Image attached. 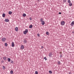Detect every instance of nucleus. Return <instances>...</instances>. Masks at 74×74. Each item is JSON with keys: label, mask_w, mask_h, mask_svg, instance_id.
I'll return each instance as SVG.
<instances>
[{"label": "nucleus", "mask_w": 74, "mask_h": 74, "mask_svg": "<svg viewBox=\"0 0 74 74\" xmlns=\"http://www.w3.org/2000/svg\"><path fill=\"white\" fill-rule=\"evenodd\" d=\"M60 58H62V54H60Z\"/></svg>", "instance_id": "nucleus-30"}, {"label": "nucleus", "mask_w": 74, "mask_h": 74, "mask_svg": "<svg viewBox=\"0 0 74 74\" xmlns=\"http://www.w3.org/2000/svg\"><path fill=\"white\" fill-rule=\"evenodd\" d=\"M10 73L11 74H13V71L12 70L10 72Z\"/></svg>", "instance_id": "nucleus-19"}, {"label": "nucleus", "mask_w": 74, "mask_h": 74, "mask_svg": "<svg viewBox=\"0 0 74 74\" xmlns=\"http://www.w3.org/2000/svg\"><path fill=\"white\" fill-rule=\"evenodd\" d=\"M2 68L3 70H4V69H5V67L4 66H3L2 67Z\"/></svg>", "instance_id": "nucleus-21"}, {"label": "nucleus", "mask_w": 74, "mask_h": 74, "mask_svg": "<svg viewBox=\"0 0 74 74\" xmlns=\"http://www.w3.org/2000/svg\"><path fill=\"white\" fill-rule=\"evenodd\" d=\"M73 33H74V32H72Z\"/></svg>", "instance_id": "nucleus-38"}, {"label": "nucleus", "mask_w": 74, "mask_h": 74, "mask_svg": "<svg viewBox=\"0 0 74 74\" xmlns=\"http://www.w3.org/2000/svg\"><path fill=\"white\" fill-rule=\"evenodd\" d=\"M62 52H60V54H61V53H62Z\"/></svg>", "instance_id": "nucleus-37"}, {"label": "nucleus", "mask_w": 74, "mask_h": 74, "mask_svg": "<svg viewBox=\"0 0 74 74\" xmlns=\"http://www.w3.org/2000/svg\"><path fill=\"white\" fill-rule=\"evenodd\" d=\"M49 56L50 57H53V55L52 54V53H50Z\"/></svg>", "instance_id": "nucleus-1"}, {"label": "nucleus", "mask_w": 74, "mask_h": 74, "mask_svg": "<svg viewBox=\"0 0 74 74\" xmlns=\"http://www.w3.org/2000/svg\"><path fill=\"white\" fill-rule=\"evenodd\" d=\"M44 47L43 46H42L41 47V48L42 49V48H44Z\"/></svg>", "instance_id": "nucleus-33"}, {"label": "nucleus", "mask_w": 74, "mask_h": 74, "mask_svg": "<svg viewBox=\"0 0 74 74\" xmlns=\"http://www.w3.org/2000/svg\"><path fill=\"white\" fill-rule=\"evenodd\" d=\"M42 25H44V24H45V22H44V21H42Z\"/></svg>", "instance_id": "nucleus-12"}, {"label": "nucleus", "mask_w": 74, "mask_h": 74, "mask_svg": "<svg viewBox=\"0 0 74 74\" xmlns=\"http://www.w3.org/2000/svg\"><path fill=\"white\" fill-rule=\"evenodd\" d=\"M69 5L70 6H72V5H73V4H72V3H69Z\"/></svg>", "instance_id": "nucleus-18"}, {"label": "nucleus", "mask_w": 74, "mask_h": 74, "mask_svg": "<svg viewBox=\"0 0 74 74\" xmlns=\"http://www.w3.org/2000/svg\"><path fill=\"white\" fill-rule=\"evenodd\" d=\"M7 45H7V43H5V47H7Z\"/></svg>", "instance_id": "nucleus-23"}, {"label": "nucleus", "mask_w": 74, "mask_h": 74, "mask_svg": "<svg viewBox=\"0 0 74 74\" xmlns=\"http://www.w3.org/2000/svg\"><path fill=\"white\" fill-rule=\"evenodd\" d=\"M5 21L6 22H9V20H8V18L5 19Z\"/></svg>", "instance_id": "nucleus-5"}, {"label": "nucleus", "mask_w": 74, "mask_h": 74, "mask_svg": "<svg viewBox=\"0 0 74 74\" xmlns=\"http://www.w3.org/2000/svg\"><path fill=\"white\" fill-rule=\"evenodd\" d=\"M27 32H28V30L27 29H26L25 31L23 33L24 34H26Z\"/></svg>", "instance_id": "nucleus-2"}, {"label": "nucleus", "mask_w": 74, "mask_h": 74, "mask_svg": "<svg viewBox=\"0 0 74 74\" xmlns=\"http://www.w3.org/2000/svg\"><path fill=\"white\" fill-rule=\"evenodd\" d=\"M8 62H10V61L11 60V59L9 58H8Z\"/></svg>", "instance_id": "nucleus-17"}, {"label": "nucleus", "mask_w": 74, "mask_h": 74, "mask_svg": "<svg viewBox=\"0 0 74 74\" xmlns=\"http://www.w3.org/2000/svg\"><path fill=\"white\" fill-rule=\"evenodd\" d=\"M11 63L13 64V63H14V62L12 60H11Z\"/></svg>", "instance_id": "nucleus-28"}, {"label": "nucleus", "mask_w": 74, "mask_h": 74, "mask_svg": "<svg viewBox=\"0 0 74 74\" xmlns=\"http://www.w3.org/2000/svg\"><path fill=\"white\" fill-rule=\"evenodd\" d=\"M1 63H3L4 62H3V61H1Z\"/></svg>", "instance_id": "nucleus-35"}, {"label": "nucleus", "mask_w": 74, "mask_h": 74, "mask_svg": "<svg viewBox=\"0 0 74 74\" xmlns=\"http://www.w3.org/2000/svg\"><path fill=\"white\" fill-rule=\"evenodd\" d=\"M40 21H41V22H42V21H43V18H41L40 19Z\"/></svg>", "instance_id": "nucleus-22"}, {"label": "nucleus", "mask_w": 74, "mask_h": 74, "mask_svg": "<svg viewBox=\"0 0 74 74\" xmlns=\"http://www.w3.org/2000/svg\"><path fill=\"white\" fill-rule=\"evenodd\" d=\"M3 59L4 60H7V57H3Z\"/></svg>", "instance_id": "nucleus-9"}, {"label": "nucleus", "mask_w": 74, "mask_h": 74, "mask_svg": "<svg viewBox=\"0 0 74 74\" xmlns=\"http://www.w3.org/2000/svg\"><path fill=\"white\" fill-rule=\"evenodd\" d=\"M58 65H60V64H61V63L60 61H58Z\"/></svg>", "instance_id": "nucleus-10"}, {"label": "nucleus", "mask_w": 74, "mask_h": 74, "mask_svg": "<svg viewBox=\"0 0 74 74\" xmlns=\"http://www.w3.org/2000/svg\"><path fill=\"white\" fill-rule=\"evenodd\" d=\"M14 42H12V47H14Z\"/></svg>", "instance_id": "nucleus-11"}, {"label": "nucleus", "mask_w": 74, "mask_h": 74, "mask_svg": "<svg viewBox=\"0 0 74 74\" xmlns=\"http://www.w3.org/2000/svg\"><path fill=\"white\" fill-rule=\"evenodd\" d=\"M21 49H24V46H23V45H22L21 46Z\"/></svg>", "instance_id": "nucleus-8"}, {"label": "nucleus", "mask_w": 74, "mask_h": 74, "mask_svg": "<svg viewBox=\"0 0 74 74\" xmlns=\"http://www.w3.org/2000/svg\"><path fill=\"white\" fill-rule=\"evenodd\" d=\"M29 19L31 20V21H32V18H29Z\"/></svg>", "instance_id": "nucleus-36"}, {"label": "nucleus", "mask_w": 74, "mask_h": 74, "mask_svg": "<svg viewBox=\"0 0 74 74\" xmlns=\"http://www.w3.org/2000/svg\"><path fill=\"white\" fill-rule=\"evenodd\" d=\"M23 42L24 43V44H26V43H27V41L26 40H24L23 41Z\"/></svg>", "instance_id": "nucleus-16"}, {"label": "nucleus", "mask_w": 74, "mask_h": 74, "mask_svg": "<svg viewBox=\"0 0 74 74\" xmlns=\"http://www.w3.org/2000/svg\"><path fill=\"white\" fill-rule=\"evenodd\" d=\"M12 14V12L11 11L9 12V15H11Z\"/></svg>", "instance_id": "nucleus-13"}, {"label": "nucleus", "mask_w": 74, "mask_h": 74, "mask_svg": "<svg viewBox=\"0 0 74 74\" xmlns=\"http://www.w3.org/2000/svg\"><path fill=\"white\" fill-rule=\"evenodd\" d=\"M2 41L3 42H5L6 41V38H2Z\"/></svg>", "instance_id": "nucleus-3"}, {"label": "nucleus", "mask_w": 74, "mask_h": 74, "mask_svg": "<svg viewBox=\"0 0 74 74\" xmlns=\"http://www.w3.org/2000/svg\"><path fill=\"white\" fill-rule=\"evenodd\" d=\"M59 14H62V13L60 12H59Z\"/></svg>", "instance_id": "nucleus-34"}, {"label": "nucleus", "mask_w": 74, "mask_h": 74, "mask_svg": "<svg viewBox=\"0 0 74 74\" xmlns=\"http://www.w3.org/2000/svg\"><path fill=\"white\" fill-rule=\"evenodd\" d=\"M74 21H73L71 23V25L72 26H74Z\"/></svg>", "instance_id": "nucleus-6"}, {"label": "nucleus", "mask_w": 74, "mask_h": 74, "mask_svg": "<svg viewBox=\"0 0 74 74\" xmlns=\"http://www.w3.org/2000/svg\"><path fill=\"white\" fill-rule=\"evenodd\" d=\"M35 74H38V72L37 71H36L35 72Z\"/></svg>", "instance_id": "nucleus-29"}, {"label": "nucleus", "mask_w": 74, "mask_h": 74, "mask_svg": "<svg viewBox=\"0 0 74 74\" xmlns=\"http://www.w3.org/2000/svg\"><path fill=\"white\" fill-rule=\"evenodd\" d=\"M46 34H47V35H48L49 34V32H46Z\"/></svg>", "instance_id": "nucleus-27"}, {"label": "nucleus", "mask_w": 74, "mask_h": 74, "mask_svg": "<svg viewBox=\"0 0 74 74\" xmlns=\"http://www.w3.org/2000/svg\"><path fill=\"white\" fill-rule=\"evenodd\" d=\"M44 59L45 60H47V58L46 57H45L44 58Z\"/></svg>", "instance_id": "nucleus-26"}, {"label": "nucleus", "mask_w": 74, "mask_h": 74, "mask_svg": "<svg viewBox=\"0 0 74 74\" xmlns=\"http://www.w3.org/2000/svg\"><path fill=\"white\" fill-rule=\"evenodd\" d=\"M23 16L25 17L26 16V14H23Z\"/></svg>", "instance_id": "nucleus-20"}, {"label": "nucleus", "mask_w": 74, "mask_h": 74, "mask_svg": "<svg viewBox=\"0 0 74 74\" xmlns=\"http://www.w3.org/2000/svg\"><path fill=\"white\" fill-rule=\"evenodd\" d=\"M5 14L4 13L3 14H2V16L3 18H4V17H5Z\"/></svg>", "instance_id": "nucleus-15"}, {"label": "nucleus", "mask_w": 74, "mask_h": 74, "mask_svg": "<svg viewBox=\"0 0 74 74\" xmlns=\"http://www.w3.org/2000/svg\"><path fill=\"white\" fill-rule=\"evenodd\" d=\"M15 30L16 32H18V28L17 27H16L15 28Z\"/></svg>", "instance_id": "nucleus-7"}, {"label": "nucleus", "mask_w": 74, "mask_h": 74, "mask_svg": "<svg viewBox=\"0 0 74 74\" xmlns=\"http://www.w3.org/2000/svg\"><path fill=\"white\" fill-rule=\"evenodd\" d=\"M68 2L69 3H70L71 1H70V0H68Z\"/></svg>", "instance_id": "nucleus-24"}, {"label": "nucleus", "mask_w": 74, "mask_h": 74, "mask_svg": "<svg viewBox=\"0 0 74 74\" xmlns=\"http://www.w3.org/2000/svg\"><path fill=\"white\" fill-rule=\"evenodd\" d=\"M63 1H64V2H66V0H64Z\"/></svg>", "instance_id": "nucleus-32"}, {"label": "nucleus", "mask_w": 74, "mask_h": 74, "mask_svg": "<svg viewBox=\"0 0 74 74\" xmlns=\"http://www.w3.org/2000/svg\"><path fill=\"white\" fill-rule=\"evenodd\" d=\"M33 27V25H31L29 26V28L31 29Z\"/></svg>", "instance_id": "nucleus-14"}, {"label": "nucleus", "mask_w": 74, "mask_h": 74, "mask_svg": "<svg viewBox=\"0 0 74 74\" xmlns=\"http://www.w3.org/2000/svg\"><path fill=\"white\" fill-rule=\"evenodd\" d=\"M49 73H50V74H52V71H49Z\"/></svg>", "instance_id": "nucleus-25"}, {"label": "nucleus", "mask_w": 74, "mask_h": 74, "mask_svg": "<svg viewBox=\"0 0 74 74\" xmlns=\"http://www.w3.org/2000/svg\"><path fill=\"white\" fill-rule=\"evenodd\" d=\"M37 35H38V37H39V36H40V34H37Z\"/></svg>", "instance_id": "nucleus-31"}, {"label": "nucleus", "mask_w": 74, "mask_h": 74, "mask_svg": "<svg viewBox=\"0 0 74 74\" xmlns=\"http://www.w3.org/2000/svg\"><path fill=\"white\" fill-rule=\"evenodd\" d=\"M65 23V22L64 21H62L61 22V25H64Z\"/></svg>", "instance_id": "nucleus-4"}]
</instances>
